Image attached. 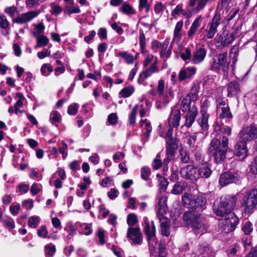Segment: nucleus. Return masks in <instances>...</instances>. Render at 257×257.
I'll list each match as a JSON object with an SVG mask.
<instances>
[{
    "label": "nucleus",
    "instance_id": "obj_30",
    "mask_svg": "<svg viewBox=\"0 0 257 257\" xmlns=\"http://www.w3.org/2000/svg\"><path fill=\"white\" fill-rule=\"evenodd\" d=\"M183 25V21L181 20L178 22L175 26L173 33V42L175 41L179 42L182 38V34L181 33Z\"/></svg>",
    "mask_w": 257,
    "mask_h": 257
},
{
    "label": "nucleus",
    "instance_id": "obj_64",
    "mask_svg": "<svg viewBox=\"0 0 257 257\" xmlns=\"http://www.w3.org/2000/svg\"><path fill=\"white\" fill-rule=\"evenodd\" d=\"M5 12L8 14L10 17H13L17 12V9L14 6L7 7L5 9Z\"/></svg>",
    "mask_w": 257,
    "mask_h": 257
},
{
    "label": "nucleus",
    "instance_id": "obj_2",
    "mask_svg": "<svg viewBox=\"0 0 257 257\" xmlns=\"http://www.w3.org/2000/svg\"><path fill=\"white\" fill-rule=\"evenodd\" d=\"M182 202L185 207L192 209V212L202 211L206 208V199L201 194L195 196L185 193L182 197Z\"/></svg>",
    "mask_w": 257,
    "mask_h": 257
},
{
    "label": "nucleus",
    "instance_id": "obj_4",
    "mask_svg": "<svg viewBox=\"0 0 257 257\" xmlns=\"http://www.w3.org/2000/svg\"><path fill=\"white\" fill-rule=\"evenodd\" d=\"M237 198L236 196H228L220 199L219 204L214 205V212L218 216L225 217L231 213L236 205Z\"/></svg>",
    "mask_w": 257,
    "mask_h": 257
},
{
    "label": "nucleus",
    "instance_id": "obj_27",
    "mask_svg": "<svg viewBox=\"0 0 257 257\" xmlns=\"http://www.w3.org/2000/svg\"><path fill=\"white\" fill-rule=\"evenodd\" d=\"M212 174V171L207 163L203 164L198 169H197V174L198 175V179L200 178H209Z\"/></svg>",
    "mask_w": 257,
    "mask_h": 257
},
{
    "label": "nucleus",
    "instance_id": "obj_12",
    "mask_svg": "<svg viewBox=\"0 0 257 257\" xmlns=\"http://www.w3.org/2000/svg\"><path fill=\"white\" fill-rule=\"evenodd\" d=\"M221 23V16L219 13H215L210 22L208 23V29L206 30L205 36L208 39H212L217 31L218 27Z\"/></svg>",
    "mask_w": 257,
    "mask_h": 257
},
{
    "label": "nucleus",
    "instance_id": "obj_22",
    "mask_svg": "<svg viewBox=\"0 0 257 257\" xmlns=\"http://www.w3.org/2000/svg\"><path fill=\"white\" fill-rule=\"evenodd\" d=\"M160 222V231L161 234L169 236L170 234V221L164 216H159L158 217Z\"/></svg>",
    "mask_w": 257,
    "mask_h": 257
},
{
    "label": "nucleus",
    "instance_id": "obj_36",
    "mask_svg": "<svg viewBox=\"0 0 257 257\" xmlns=\"http://www.w3.org/2000/svg\"><path fill=\"white\" fill-rule=\"evenodd\" d=\"M49 43L48 38L44 35H40L37 38V44L35 46V48L37 49L39 47H43L46 46Z\"/></svg>",
    "mask_w": 257,
    "mask_h": 257
},
{
    "label": "nucleus",
    "instance_id": "obj_43",
    "mask_svg": "<svg viewBox=\"0 0 257 257\" xmlns=\"http://www.w3.org/2000/svg\"><path fill=\"white\" fill-rule=\"evenodd\" d=\"M53 71V68L49 64H44L41 68V72L44 76H47Z\"/></svg>",
    "mask_w": 257,
    "mask_h": 257
},
{
    "label": "nucleus",
    "instance_id": "obj_35",
    "mask_svg": "<svg viewBox=\"0 0 257 257\" xmlns=\"http://www.w3.org/2000/svg\"><path fill=\"white\" fill-rule=\"evenodd\" d=\"M208 1L209 0H190L189 5L191 7H194L196 4V2H197V5L195 10L199 12L204 9L206 4Z\"/></svg>",
    "mask_w": 257,
    "mask_h": 257
},
{
    "label": "nucleus",
    "instance_id": "obj_42",
    "mask_svg": "<svg viewBox=\"0 0 257 257\" xmlns=\"http://www.w3.org/2000/svg\"><path fill=\"white\" fill-rule=\"evenodd\" d=\"M215 130L217 131H220L225 135L230 136L231 134V126L225 125L223 122L221 126H216Z\"/></svg>",
    "mask_w": 257,
    "mask_h": 257
},
{
    "label": "nucleus",
    "instance_id": "obj_47",
    "mask_svg": "<svg viewBox=\"0 0 257 257\" xmlns=\"http://www.w3.org/2000/svg\"><path fill=\"white\" fill-rule=\"evenodd\" d=\"M151 175V170L147 166H145L141 169V177L142 179L146 181L149 179V177Z\"/></svg>",
    "mask_w": 257,
    "mask_h": 257
},
{
    "label": "nucleus",
    "instance_id": "obj_24",
    "mask_svg": "<svg viewBox=\"0 0 257 257\" xmlns=\"http://www.w3.org/2000/svg\"><path fill=\"white\" fill-rule=\"evenodd\" d=\"M39 14L37 11H30L21 14L16 20V22L20 24H24L30 22L34 18H36Z\"/></svg>",
    "mask_w": 257,
    "mask_h": 257
},
{
    "label": "nucleus",
    "instance_id": "obj_17",
    "mask_svg": "<svg viewBox=\"0 0 257 257\" xmlns=\"http://www.w3.org/2000/svg\"><path fill=\"white\" fill-rule=\"evenodd\" d=\"M207 54V50L203 47H196L192 53L191 63L198 65L204 61Z\"/></svg>",
    "mask_w": 257,
    "mask_h": 257
},
{
    "label": "nucleus",
    "instance_id": "obj_58",
    "mask_svg": "<svg viewBox=\"0 0 257 257\" xmlns=\"http://www.w3.org/2000/svg\"><path fill=\"white\" fill-rule=\"evenodd\" d=\"M39 219L38 217L31 216L29 218L28 225L32 228H36L38 225Z\"/></svg>",
    "mask_w": 257,
    "mask_h": 257
},
{
    "label": "nucleus",
    "instance_id": "obj_45",
    "mask_svg": "<svg viewBox=\"0 0 257 257\" xmlns=\"http://www.w3.org/2000/svg\"><path fill=\"white\" fill-rule=\"evenodd\" d=\"M163 165L161 159V153H158L153 160L152 166L155 170H158Z\"/></svg>",
    "mask_w": 257,
    "mask_h": 257
},
{
    "label": "nucleus",
    "instance_id": "obj_63",
    "mask_svg": "<svg viewBox=\"0 0 257 257\" xmlns=\"http://www.w3.org/2000/svg\"><path fill=\"white\" fill-rule=\"evenodd\" d=\"M183 13V10L182 9V5L179 4L172 11V12L171 13V15L173 17H175L176 15H179L181 13L182 14Z\"/></svg>",
    "mask_w": 257,
    "mask_h": 257
},
{
    "label": "nucleus",
    "instance_id": "obj_54",
    "mask_svg": "<svg viewBox=\"0 0 257 257\" xmlns=\"http://www.w3.org/2000/svg\"><path fill=\"white\" fill-rule=\"evenodd\" d=\"M0 27L5 30L10 28L9 22L4 15L0 16Z\"/></svg>",
    "mask_w": 257,
    "mask_h": 257
},
{
    "label": "nucleus",
    "instance_id": "obj_25",
    "mask_svg": "<svg viewBox=\"0 0 257 257\" xmlns=\"http://www.w3.org/2000/svg\"><path fill=\"white\" fill-rule=\"evenodd\" d=\"M167 198L165 196H161L159 197V201L157 206V216H164V214L167 211Z\"/></svg>",
    "mask_w": 257,
    "mask_h": 257
},
{
    "label": "nucleus",
    "instance_id": "obj_57",
    "mask_svg": "<svg viewBox=\"0 0 257 257\" xmlns=\"http://www.w3.org/2000/svg\"><path fill=\"white\" fill-rule=\"evenodd\" d=\"M79 105L77 103H73L68 107L67 112L70 115H75L78 112Z\"/></svg>",
    "mask_w": 257,
    "mask_h": 257
},
{
    "label": "nucleus",
    "instance_id": "obj_48",
    "mask_svg": "<svg viewBox=\"0 0 257 257\" xmlns=\"http://www.w3.org/2000/svg\"><path fill=\"white\" fill-rule=\"evenodd\" d=\"M120 10L121 12L127 14H132L135 13L132 7L127 3H123L122 7L120 8Z\"/></svg>",
    "mask_w": 257,
    "mask_h": 257
},
{
    "label": "nucleus",
    "instance_id": "obj_13",
    "mask_svg": "<svg viewBox=\"0 0 257 257\" xmlns=\"http://www.w3.org/2000/svg\"><path fill=\"white\" fill-rule=\"evenodd\" d=\"M239 135L242 141L250 142L252 140H257V127L250 125L242 128Z\"/></svg>",
    "mask_w": 257,
    "mask_h": 257
},
{
    "label": "nucleus",
    "instance_id": "obj_34",
    "mask_svg": "<svg viewBox=\"0 0 257 257\" xmlns=\"http://www.w3.org/2000/svg\"><path fill=\"white\" fill-rule=\"evenodd\" d=\"M179 159L182 163L189 164L190 162V158L188 152L183 148L179 151Z\"/></svg>",
    "mask_w": 257,
    "mask_h": 257
},
{
    "label": "nucleus",
    "instance_id": "obj_52",
    "mask_svg": "<svg viewBox=\"0 0 257 257\" xmlns=\"http://www.w3.org/2000/svg\"><path fill=\"white\" fill-rule=\"evenodd\" d=\"M138 221L137 216L134 213L128 215L127 217V223L129 226H133Z\"/></svg>",
    "mask_w": 257,
    "mask_h": 257
},
{
    "label": "nucleus",
    "instance_id": "obj_9",
    "mask_svg": "<svg viewBox=\"0 0 257 257\" xmlns=\"http://www.w3.org/2000/svg\"><path fill=\"white\" fill-rule=\"evenodd\" d=\"M227 53L224 52L215 55L210 60V69L218 71L222 69L223 71L228 69L229 63L227 61Z\"/></svg>",
    "mask_w": 257,
    "mask_h": 257
},
{
    "label": "nucleus",
    "instance_id": "obj_46",
    "mask_svg": "<svg viewBox=\"0 0 257 257\" xmlns=\"http://www.w3.org/2000/svg\"><path fill=\"white\" fill-rule=\"evenodd\" d=\"M16 97H17L18 100L16 103L14 104V107H22L24 101L26 100L25 97L20 92H18L16 94Z\"/></svg>",
    "mask_w": 257,
    "mask_h": 257
},
{
    "label": "nucleus",
    "instance_id": "obj_19",
    "mask_svg": "<svg viewBox=\"0 0 257 257\" xmlns=\"http://www.w3.org/2000/svg\"><path fill=\"white\" fill-rule=\"evenodd\" d=\"M169 43L170 38H166L165 40L162 42V44L160 48V57L162 59H164L165 60L169 59L172 54L173 42H172L170 45L169 46Z\"/></svg>",
    "mask_w": 257,
    "mask_h": 257
},
{
    "label": "nucleus",
    "instance_id": "obj_38",
    "mask_svg": "<svg viewBox=\"0 0 257 257\" xmlns=\"http://www.w3.org/2000/svg\"><path fill=\"white\" fill-rule=\"evenodd\" d=\"M134 87L132 86H128L123 88L120 92L119 95L124 98H126L130 96L134 92Z\"/></svg>",
    "mask_w": 257,
    "mask_h": 257
},
{
    "label": "nucleus",
    "instance_id": "obj_29",
    "mask_svg": "<svg viewBox=\"0 0 257 257\" xmlns=\"http://www.w3.org/2000/svg\"><path fill=\"white\" fill-rule=\"evenodd\" d=\"M227 96L229 97L237 95L240 92L238 84L236 81H232L227 85Z\"/></svg>",
    "mask_w": 257,
    "mask_h": 257
},
{
    "label": "nucleus",
    "instance_id": "obj_41",
    "mask_svg": "<svg viewBox=\"0 0 257 257\" xmlns=\"http://www.w3.org/2000/svg\"><path fill=\"white\" fill-rule=\"evenodd\" d=\"M150 5L148 0H139V10L142 12L145 10L146 13H148L150 11Z\"/></svg>",
    "mask_w": 257,
    "mask_h": 257
},
{
    "label": "nucleus",
    "instance_id": "obj_8",
    "mask_svg": "<svg viewBox=\"0 0 257 257\" xmlns=\"http://www.w3.org/2000/svg\"><path fill=\"white\" fill-rule=\"evenodd\" d=\"M257 204V189H253L245 192L242 206L246 213H251Z\"/></svg>",
    "mask_w": 257,
    "mask_h": 257
},
{
    "label": "nucleus",
    "instance_id": "obj_20",
    "mask_svg": "<svg viewBox=\"0 0 257 257\" xmlns=\"http://www.w3.org/2000/svg\"><path fill=\"white\" fill-rule=\"evenodd\" d=\"M181 118L180 111L177 108H172L170 115L168 119L169 125H172L174 128H177L180 125Z\"/></svg>",
    "mask_w": 257,
    "mask_h": 257
},
{
    "label": "nucleus",
    "instance_id": "obj_14",
    "mask_svg": "<svg viewBox=\"0 0 257 257\" xmlns=\"http://www.w3.org/2000/svg\"><path fill=\"white\" fill-rule=\"evenodd\" d=\"M180 173L181 176L186 179L192 181H196L198 180L197 169L193 165H188L181 168Z\"/></svg>",
    "mask_w": 257,
    "mask_h": 257
},
{
    "label": "nucleus",
    "instance_id": "obj_39",
    "mask_svg": "<svg viewBox=\"0 0 257 257\" xmlns=\"http://www.w3.org/2000/svg\"><path fill=\"white\" fill-rule=\"evenodd\" d=\"M45 252L46 257H53L56 252L55 246L52 243L46 244Z\"/></svg>",
    "mask_w": 257,
    "mask_h": 257
},
{
    "label": "nucleus",
    "instance_id": "obj_15",
    "mask_svg": "<svg viewBox=\"0 0 257 257\" xmlns=\"http://www.w3.org/2000/svg\"><path fill=\"white\" fill-rule=\"evenodd\" d=\"M158 63V61L156 60L150 67L147 68L146 70L140 74L138 79V82L139 84H143L145 80L152 76L154 73L159 71V68L157 66Z\"/></svg>",
    "mask_w": 257,
    "mask_h": 257
},
{
    "label": "nucleus",
    "instance_id": "obj_61",
    "mask_svg": "<svg viewBox=\"0 0 257 257\" xmlns=\"http://www.w3.org/2000/svg\"><path fill=\"white\" fill-rule=\"evenodd\" d=\"M175 156L174 154L168 152L166 153V157L163 160V165L164 166H167L171 161V160L174 158Z\"/></svg>",
    "mask_w": 257,
    "mask_h": 257
},
{
    "label": "nucleus",
    "instance_id": "obj_32",
    "mask_svg": "<svg viewBox=\"0 0 257 257\" xmlns=\"http://www.w3.org/2000/svg\"><path fill=\"white\" fill-rule=\"evenodd\" d=\"M220 112L219 114V117L222 119H228V120H226V122L230 123V119L232 118L233 116L230 112L229 106L223 107L221 109H220Z\"/></svg>",
    "mask_w": 257,
    "mask_h": 257
},
{
    "label": "nucleus",
    "instance_id": "obj_7",
    "mask_svg": "<svg viewBox=\"0 0 257 257\" xmlns=\"http://www.w3.org/2000/svg\"><path fill=\"white\" fill-rule=\"evenodd\" d=\"M183 218L186 224L191 225L194 229H199L203 227L205 223V218L199 213H194L192 211L185 212Z\"/></svg>",
    "mask_w": 257,
    "mask_h": 257
},
{
    "label": "nucleus",
    "instance_id": "obj_5",
    "mask_svg": "<svg viewBox=\"0 0 257 257\" xmlns=\"http://www.w3.org/2000/svg\"><path fill=\"white\" fill-rule=\"evenodd\" d=\"M164 80H159L157 85L158 97L155 103L157 109H161L165 108L174 97V92L172 89H169L168 91L164 93Z\"/></svg>",
    "mask_w": 257,
    "mask_h": 257
},
{
    "label": "nucleus",
    "instance_id": "obj_23",
    "mask_svg": "<svg viewBox=\"0 0 257 257\" xmlns=\"http://www.w3.org/2000/svg\"><path fill=\"white\" fill-rule=\"evenodd\" d=\"M209 114L200 113V116L198 117L197 120L198 124L201 127V133L205 135L208 134V130L209 127Z\"/></svg>",
    "mask_w": 257,
    "mask_h": 257
},
{
    "label": "nucleus",
    "instance_id": "obj_3",
    "mask_svg": "<svg viewBox=\"0 0 257 257\" xmlns=\"http://www.w3.org/2000/svg\"><path fill=\"white\" fill-rule=\"evenodd\" d=\"M180 109L184 112L185 123L184 126L190 128L194 122L198 114L197 107L194 103L191 104V98L184 97L183 98L181 105Z\"/></svg>",
    "mask_w": 257,
    "mask_h": 257
},
{
    "label": "nucleus",
    "instance_id": "obj_55",
    "mask_svg": "<svg viewBox=\"0 0 257 257\" xmlns=\"http://www.w3.org/2000/svg\"><path fill=\"white\" fill-rule=\"evenodd\" d=\"M210 106V102L207 100H204L201 104L200 113L202 114H208V108Z\"/></svg>",
    "mask_w": 257,
    "mask_h": 257
},
{
    "label": "nucleus",
    "instance_id": "obj_59",
    "mask_svg": "<svg viewBox=\"0 0 257 257\" xmlns=\"http://www.w3.org/2000/svg\"><path fill=\"white\" fill-rule=\"evenodd\" d=\"M20 209V205L18 203H13L10 207V210L13 215H17L19 213Z\"/></svg>",
    "mask_w": 257,
    "mask_h": 257
},
{
    "label": "nucleus",
    "instance_id": "obj_26",
    "mask_svg": "<svg viewBox=\"0 0 257 257\" xmlns=\"http://www.w3.org/2000/svg\"><path fill=\"white\" fill-rule=\"evenodd\" d=\"M201 21V16L197 17L194 20L187 33L188 38L189 40L193 39L194 36L198 28L200 26Z\"/></svg>",
    "mask_w": 257,
    "mask_h": 257
},
{
    "label": "nucleus",
    "instance_id": "obj_16",
    "mask_svg": "<svg viewBox=\"0 0 257 257\" xmlns=\"http://www.w3.org/2000/svg\"><path fill=\"white\" fill-rule=\"evenodd\" d=\"M239 178L237 173L226 172L220 176L219 183L220 186L224 187L229 184L236 183Z\"/></svg>",
    "mask_w": 257,
    "mask_h": 257
},
{
    "label": "nucleus",
    "instance_id": "obj_44",
    "mask_svg": "<svg viewBox=\"0 0 257 257\" xmlns=\"http://www.w3.org/2000/svg\"><path fill=\"white\" fill-rule=\"evenodd\" d=\"M61 120V116L57 111H52L50 115V121L54 124L55 122H59Z\"/></svg>",
    "mask_w": 257,
    "mask_h": 257
},
{
    "label": "nucleus",
    "instance_id": "obj_60",
    "mask_svg": "<svg viewBox=\"0 0 257 257\" xmlns=\"http://www.w3.org/2000/svg\"><path fill=\"white\" fill-rule=\"evenodd\" d=\"M194 155L196 163L197 164H200L203 162L202 154L201 150L199 149H195Z\"/></svg>",
    "mask_w": 257,
    "mask_h": 257
},
{
    "label": "nucleus",
    "instance_id": "obj_49",
    "mask_svg": "<svg viewBox=\"0 0 257 257\" xmlns=\"http://www.w3.org/2000/svg\"><path fill=\"white\" fill-rule=\"evenodd\" d=\"M138 105H136L133 108L129 117V123L131 125H134L136 122V115L138 112Z\"/></svg>",
    "mask_w": 257,
    "mask_h": 257
},
{
    "label": "nucleus",
    "instance_id": "obj_21",
    "mask_svg": "<svg viewBox=\"0 0 257 257\" xmlns=\"http://www.w3.org/2000/svg\"><path fill=\"white\" fill-rule=\"evenodd\" d=\"M234 152L239 160H243L247 156L246 143L242 141L238 142L235 145Z\"/></svg>",
    "mask_w": 257,
    "mask_h": 257
},
{
    "label": "nucleus",
    "instance_id": "obj_1",
    "mask_svg": "<svg viewBox=\"0 0 257 257\" xmlns=\"http://www.w3.org/2000/svg\"><path fill=\"white\" fill-rule=\"evenodd\" d=\"M228 143V139L225 136H218V138L211 141L209 152L216 163H219L225 159Z\"/></svg>",
    "mask_w": 257,
    "mask_h": 257
},
{
    "label": "nucleus",
    "instance_id": "obj_33",
    "mask_svg": "<svg viewBox=\"0 0 257 257\" xmlns=\"http://www.w3.org/2000/svg\"><path fill=\"white\" fill-rule=\"evenodd\" d=\"M186 184L184 182H180L174 185L171 192L173 194H179L182 193L186 189Z\"/></svg>",
    "mask_w": 257,
    "mask_h": 257
},
{
    "label": "nucleus",
    "instance_id": "obj_40",
    "mask_svg": "<svg viewBox=\"0 0 257 257\" xmlns=\"http://www.w3.org/2000/svg\"><path fill=\"white\" fill-rule=\"evenodd\" d=\"M227 99L224 98L219 96L216 100V110L217 111H220V109H221L223 107L228 106V104L226 103Z\"/></svg>",
    "mask_w": 257,
    "mask_h": 257
},
{
    "label": "nucleus",
    "instance_id": "obj_18",
    "mask_svg": "<svg viewBox=\"0 0 257 257\" xmlns=\"http://www.w3.org/2000/svg\"><path fill=\"white\" fill-rule=\"evenodd\" d=\"M127 237L131 239L132 243L135 245L141 244L143 241V235L139 227H129Z\"/></svg>",
    "mask_w": 257,
    "mask_h": 257
},
{
    "label": "nucleus",
    "instance_id": "obj_50",
    "mask_svg": "<svg viewBox=\"0 0 257 257\" xmlns=\"http://www.w3.org/2000/svg\"><path fill=\"white\" fill-rule=\"evenodd\" d=\"M242 230L246 235H249L253 230L252 223L249 221H246L242 227Z\"/></svg>",
    "mask_w": 257,
    "mask_h": 257
},
{
    "label": "nucleus",
    "instance_id": "obj_11",
    "mask_svg": "<svg viewBox=\"0 0 257 257\" xmlns=\"http://www.w3.org/2000/svg\"><path fill=\"white\" fill-rule=\"evenodd\" d=\"M220 220V224L223 226L225 232L233 231L238 225L239 218L234 213H228Z\"/></svg>",
    "mask_w": 257,
    "mask_h": 257
},
{
    "label": "nucleus",
    "instance_id": "obj_28",
    "mask_svg": "<svg viewBox=\"0 0 257 257\" xmlns=\"http://www.w3.org/2000/svg\"><path fill=\"white\" fill-rule=\"evenodd\" d=\"M178 140L176 138L166 139V152L175 154V152L178 147Z\"/></svg>",
    "mask_w": 257,
    "mask_h": 257
},
{
    "label": "nucleus",
    "instance_id": "obj_31",
    "mask_svg": "<svg viewBox=\"0 0 257 257\" xmlns=\"http://www.w3.org/2000/svg\"><path fill=\"white\" fill-rule=\"evenodd\" d=\"M141 53L144 55L145 57L143 62L144 67H147L152 62L153 63L156 60H158L157 57L154 56L153 55L150 54L146 50L144 52H141Z\"/></svg>",
    "mask_w": 257,
    "mask_h": 257
},
{
    "label": "nucleus",
    "instance_id": "obj_10",
    "mask_svg": "<svg viewBox=\"0 0 257 257\" xmlns=\"http://www.w3.org/2000/svg\"><path fill=\"white\" fill-rule=\"evenodd\" d=\"M238 35L236 30L232 33L223 32L215 39L217 47H225L229 46Z\"/></svg>",
    "mask_w": 257,
    "mask_h": 257
},
{
    "label": "nucleus",
    "instance_id": "obj_53",
    "mask_svg": "<svg viewBox=\"0 0 257 257\" xmlns=\"http://www.w3.org/2000/svg\"><path fill=\"white\" fill-rule=\"evenodd\" d=\"M139 43L141 52H144L146 50V37L143 31L140 34Z\"/></svg>",
    "mask_w": 257,
    "mask_h": 257
},
{
    "label": "nucleus",
    "instance_id": "obj_62",
    "mask_svg": "<svg viewBox=\"0 0 257 257\" xmlns=\"http://www.w3.org/2000/svg\"><path fill=\"white\" fill-rule=\"evenodd\" d=\"M189 78V76L188 74L187 70H186V69H182L179 73V75H178L179 80L180 81H182L184 80L185 79H186L187 78Z\"/></svg>",
    "mask_w": 257,
    "mask_h": 257
},
{
    "label": "nucleus",
    "instance_id": "obj_51",
    "mask_svg": "<svg viewBox=\"0 0 257 257\" xmlns=\"http://www.w3.org/2000/svg\"><path fill=\"white\" fill-rule=\"evenodd\" d=\"M192 56V54H191V51L190 50V49L188 48H186L185 49L184 52L181 54V57L185 61L189 60L191 62Z\"/></svg>",
    "mask_w": 257,
    "mask_h": 257
},
{
    "label": "nucleus",
    "instance_id": "obj_6",
    "mask_svg": "<svg viewBox=\"0 0 257 257\" xmlns=\"http://www.w3.org/2000/svg\"><path fill=\"white\" fill-rule=\"evenodd\" d=\"M144 232L147 236L149 250L153 252L155 250L158 241L156 237V227L154 222L150 223L147 218L144 219Z\"/></svg>",
    "mask_w": 257,
    "mask_h": 257
},
{
    "label": "nucleus",
    "instance_id": "obj_37",
    "mask_svg": "<svg viewBox=\"0 0 257 257\" xmlns=\"http://www.w3.org/2000/svg\"><path fill=\"white\" fill-rule=\"evenodd\" d=\"M118 56L122 57L127 64H132L134 61V57L133 55L127 52H120Z\"/></svg>",
    "mask_w": 257,
    "mask_h": 257
},
{
    "label": "nucleus",
    "instance_id": "obj_56",
    "mask_svg": "<svg viewBox=\"0 0 257 257\" xmlns=\"http://www.w3.org/2000/svg\"><path fill=\"white\" fill-rule=\"evenodd\" d=\"M48 231L46 227L44 225L41 226L37 229V234L40 237L45 238L47 237Z\"/></svg>",
    "mask_w": 257,
    "mask_h": 257
}]
</instances>
